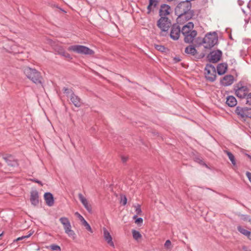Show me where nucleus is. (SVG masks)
<instances>
[{
	"mask_svg": "<svg viewBox=\"0 0 251 251\" xmlns=\"http://www.w3.org/2000/svg\"><path fill=\"white\" fill-rule=\"evenodd\" d=\"M78 198L86 209L89 212H92V206L88 203V201L85 198L81 193H79L78 195Z\"/></svg>",
	"mask_w": 251,
	"mask_h": 251,
	"instance_id": "obj_20",
	"label": "nucleus"
},
{
	"mask_svg": "<svg viewBox=\"0 0 251 251\" xmlns=\"http://www.w3.org/2000/svg\"><path fill=\"white\" fill-rule=\"evenodd\" d=\"M205 76L206 80L213 82L216 79V70L215 67L211 64H207L204 68Z\"/></svg>",
	"mask_w": 251,
	"mask_h": 251,
	"instance_id": "obj_6",
	"label": "nucleus"
},
{
	"mask_svg": "<svg viewBox=\"0 0 251 251\" xmlns=\"http://www.w3.org/2000/svg\"><path fill=\"white\" fill-rule=\"evenodd\" d=\"M75 215L77 216V217L81 222L82 225L85 226V228L88 231L91 232V233L93 232V231L90 225L88 223V222L85 220V219L81 214H80L78 212H76L75 213Z\"/></svg>",
	"mask_w": 251,
	"mask_h": 251,
	"instance_id": "obj_19",
	"label": "nucleus"
},
{
	"mask_svg": "<svg viewBox=\"0 0 251 251\" xmlns=\"http://www.w3.org/2000/svg\"><path fill=\"white\" fill-rule=\"evenodd\" d=\"M236 114L244 120L246 118L251 119V108L246 107L237 106L235 111Z\"/></svg>",
	"mask_w": 251,
	"mask_h": 251,
	"instance_id": "obj_8",
	"label": "nucleus"
},
{
	"mask_svg": "<svg viewBox=\"0 0 251 251\" xmlns=\"http://www.w3.org/2000/svg\"><path fill=\"white\" fill-rule=\"evenodd\" d=\"M103 236L105 240L107 242V244H109L110 246L114 247V244L112 241V237L108 232V231L106 229L105 227L103 228Z\"/></svg>",
	"mask_w": 251,
	"mask_h": 251,
	"instance_id": "obj_23",
	"label": "nucleus"
},
{
	"mask_svg": "<svg viewBox=\"0 0 251 251\" xmlns=\"http://www.w3.org/2000/svg\"><path fill=\"white\" fill-rule=\"evenodd\" d=\"M143 222V220L142 218H138L136 219L135 222L136 224H142Z\"/></svg>",
	"mask_w": 251,
	"mask_h": 251,
	"instance_id": "obj_43",
	"label": "nucleus"
},
{
	"mask_svg": "<svg viewBox=\"0 0 251 251\" xmlns=\"http://www.w3.org/2000/svg\"><path fill=\"white\" fill-rule=\"evenodd\" d=\"M31 180L32 182H35V183H37L39 184L41 186H43V183L41 181H40V180H38V179H37L36 178L31 179Z\"/></svg>",
	"mask_w": 251,
	"mask_h": 251,
	"instance_id": "obj_42",
	"label": "nucleus"
},
{
	"mask_svg": "<svg viewBox=\"0 0 251 251\" xmlns=\"http://www.w3.org/2000/svg\"><path fill=\"white\" fill-rule=\"evenodd\" d=\"M244 1L242 0H238V3L240 6L244 4Z\"/></svg>",
	"mask_w": 251,
	"mask_h": 251,
	"instance_id": "obj_47",
	"label": "nucleus"
},
{
	"mask_svg": "<svg viewBox=\"0 0 251 251\" xmlns=\"http://www.w3.org/2000/svg\"><path fill=\"white\" fill-rule=\"evenodd\" d=\"M225 152L226 153V154L227 155L229 159L231 161L232 164L233 165H235L236 161L234 155L231 152L228 151H226Z\"/></svg>",
	"mask_w": 251,
	"mask_h": 251,
	"instance_id": "obj_29",
	"label": "nucleus"
},
{
	"mask_svg": "<svg viewBox=\"0 0 251 251\" xmlns=\"http://www.w3.org/2000/svg\"><path fill=\"white\" fill-rule=\"evenodd\" d=\"M194 28V24L189 22L187 24L185 25L181 29H180L181 33L184 35V36L188 34L189 32L192 31Z\"/></svg>",
	"mask_w": 251,
	"mask_h": 251,
	"instance_id": "obj_22",
	"label": "nucleus"
},
{
	"mask_svg": "<svg viewBox=\"0 0 251 251\" xmlns=\"http://www.w3.org/2000/svg\"><path fill=\"white\" fill-rule=\"evenodd\" d=\"M172 25L171 20L167 17H160L157 22V26L161 30L160 35L166 36L168 33V30Z\"/></svg>",
	"mask_w": 251,
	"mask_h": 251,
	"instance_id": "obj_2",
	"label": "nucleus"
},
{
	"mask_svg": "<svg viewBox=\"0 0 251 251\" xmlns=\"http://www.w3.org/2000/svg\"><path fill=\"white\" fill-rule=\"evenodd\" d=\"M185 52L187 54L194 56L197 54V50L194 47L190 45L185 48Z\"/></svg>",
	"mask_w": 251,
	"mask_h": 251,
	"instance_id": "obj_27",
	"label": "nucleus"
},
{
	"mask_svg": "<svg viewBox=\"0 0 251 251\" xmlns=\"http://www.w3.org/2000/svg\"><path fill=\"white\" fill-rule=\"evenodd\" d=\"M33 232H30L28 234L25 236H22L21 237L17 238L16 240H15L14 241H18L20 240H22L26 238H29L32 234Z\"/></svg>",
	"mask_w": 251,
	"mask_h": 251,
	"instance_id": "obj_33",
	"label": "nucleus"
},
{
	"mask_svg": "<svg viewBox=\"0 0 251 251\" xmlns=\"http://www.w3.org/2000/svg\"><path fill=\"white\" fill-rule=\"evenodd\" d=\"M227 65L226 63H221L217 67V73L219 75L225 74L227 71Z\"/></svg>",
	"mask_w": 251,
	"mask_h": 251,
	"instance_id": "obj_25",
	"label": "nucleus"
},
{
	"mask_svg": "<svg viewBox=\"0 0 251 251\" xmlns=\"http://www.w3.org/2000/svg\"><path fill=\"white\" fill-rule=\"evenodd\" d=\"M59 221L63 226L65 233H66L69 237L75 239L76 238V234L75 231L72 229L71 225L68 218L65 217H62L59 219Z\"/></svg>",
	"mask_w": 251,
	"mask_h": 251,
	"instance_id": "obj_5",
	"label": "nucleus"
},
{
	"mask_svg": "<svg viewBox=\"0 0 251 251\" xmlns=\"http://www.w3.org/2000/svg\"><path fill=\"white\" fill-rule=\"evenodd\" d=\"M248 238L251 240V232L250 231V235H248Z\"/></svg>",
	"mask_w": 251,
	"mask_h": 251,
	"instance_id": "obj_52",
	"label": "nucleus"
},
{
	"mask_svg": "<svg viewBox=\"0 0 251 251\" xmlns=\"http://www.w3.org/2000/svg\"><path fill=\"white\" fill-rule=\"evenodd\" d=\"M174 60H175L176 62H178L181 60V59L179 57H175L174 58Z\"/></svg>",
	"mask_w": 251,
	"mask_h": 251,
	"instance_id": "obj_48",
	"label": "nucleus"
},
{
	"mask_svg": "<svg viewBox=\"0 0 251 251\" xmlns=\"http://www.w3.org/2000/svg\"><path fill=\"white\" fill-rule=\"evenodd\" d=\"M62 56L67 58L72 59L71 55L69 53L67 52L65 50H64L63 52Z\"/></svg>",
	"mask_w": 251,
	"mask_h": 251,
	"instance_id": "obj_39",
	"label": "nucleus"
},
{
	"mask_svg": "<svg viewBox=\"0 0 251 251\" xmlns=\"http://www.w3.org/2000/svg\"><path fill=\"white\" fill-rule=\"evenodd\" d=\"M63 91H64V93H66V94H71L72 92H73L72 90H70L66 87H64L63 88Z\"/></svg>",
	"mask_w": 251,
	"mask_h": 251,
	"instance_id": "obj_40",
	"label": "nucleus"
},
{
	"mask_svg": "<svg viewBox=\"0 0 251 251\" xmlns=\"http://www.w3.org/2000/svg\"><path fill=\"white\" fill-rule=\"evenodd\" d=\"M54 50L56 53L61 55H62L65 50L63 47L58 45L54 46Z\"/></svg>",
	"mask_w": 251,
	"mask_h": 251,
	"instance_id": "obj_28",
	"label": "nucleus"
},
{
	"mask_svg": "<svg viewBox=\"0 0 251 251\" xmlns=\"http://www.w3.org/2000/svg\"><path fill=\"white\" fill-rule=\"evenodd\" d=\"M197 35V31L195 30H192L184 36V41L186 43H191L193 42L194 38Z\"/></svg>",
	"mask_w": 251,
	"mask_h": 251,
	"instance_id": "obj_18",
	"label": "nucleus"
},
{
	"mask_svg": "<svg viewBox=\"0 0 251 251\" xmlns=\"http://www.w3.org/2000/svg\"><path fill=\"white\" fill-rule=\"evenodd\" d=\"M2 233L0 234V237L2 235Z\"/></svg>",
	"mask_w": 251,
	"mask_h": 251,
	"instance_id": "obj_57",
	"label": "nucleus"
},
{
	"mask_svg": "<svg viewBox=\"0 0 251 251\" xmlns=\"http://www.w3.org/2000/svg\"><path fill=\"white\" fill-rule=\"evenodd\" d=\"M50 248L53 251H61L60 247L55 244H52L50 246Z\"/></svg>",
	"mask_w": 251,
	"mask_h": 251,
	"instance_id": "obj_36",
	"label": "nucleus"
},
{
	"mask_svg": "<svg viewBox=\"0 0 251 251\" xmlns=\"http://www.w3.org/2000/svg\"><path fill=\"white\" fill-rule=\"evenodd\" d=\"M122 161H123V162H126V160H127V158H126V157H123L122 158Z\"/></svg>",
	"mask_w": 251,
	"mask_h": 251,
	"instance_id": "obj_51",
	"label": "nucleus"
},
{
	"mask_svg": "<svg viewBox=\"0 0 251 251\" xmlns=\"http://www.w3.org/2000/svg\"><path fill=\"white\" fill-rule=\"evenodd\" d=\"M170 36L174 40H177L181 33L180 27L177 24L172 25Z\"/></svg>",
	"mask_w": 251,
	"mask_h": 251,
	"instance_id": "obj_11",
	"label": "nucleus"
},
{
	"mask_svg": "<svg viewBox=\"0 0 251 251\" xmlns=\"http://www.w3.org/2000/svg\"><path fill=\"white\" fill-rule=\"evenodd\" d=\"M249 222L250 223V224H251V219H250V220H249Z\"/></svg>",
	"mask_w": 251,
	"mask_h": 251,
	"instance_id": "obj_56",
	"label": "nucleus"
},
{
	"mask_svg": "<svg viewBox=\"0 0 251 251\" xmlns=\"http://www.w3.org/2000/svg\"><path fill=\"white\" fill-rule=\"evenodd\" d=\"M68 50L72 51L77 53L85 55H93L94 51L90 48L82 45H73L70 46Z\"/></svg>",
	"mask_w": 251,
	"mask_h": 251,
	"instance_id": "obj_4",
	"label": "nucleus"
},
{
	"mask_svg": "<svg viewBox=\"0 0 251 251\" xmlns=\"http://www.w3.org/2000/svg\"><path fill=\"white\" fill-rule=\"evenodd\" d=\"M3 158L9 166L17 167L19 165L18 160L11 155H6L3 156Z\"/></svg>",
	"mask_w": 251,
	"mask_h": 251,
	"instance_id": "obj_13",
	"label": "nucleus"
},
{
	"mask_svg": "<svg viewBox=\"0 0 251 251\" xmlns=\"http://www.w3.org/2000/svg\"><path fill=\"white\" fill-rule=\"evenodd\" d=\"M132 235H133V238L136 240L141 238L142 237V235L140 234V233L136 230H134V229L132 230Z\"/></svg>",
	"mask_w": 251,
	"mask_h": 251,
	"instance_id": "obj_32",
	"label": "nucleus"
},
{
	"mask_svg": "<svg viewBox=\"0 0 251 251\" xmlns=\"http://www.w3.org/2000/svg\"><path fill=\"white\" fill-rule=\"evenodd\" d=\"M247 177L248 178L249 181L251 182V173L247 172L246 173Z\"/></svg>",
	"mask_w": 251,
	"mask_h": 251,
	"instance_id": "obj_45",
	"label": "nucleus"
},
{
	"mask_svg": "<svg viewBox=\"0 0 251 251\" xmlns=\"http://www.w3.org/2000/svg\"><path fill=\"white\" fill-rule=\"evenodd\" d=\"M155 49L156 50L160 51L162 52H166V51L168 50V49L167 48L165 47L164 46L160 45H155Z\"/></svg>",
	"mask_w": 251,
	"mask_h": 251,
	"instance_id": "obj_31",
	"label": "nucleus"
},
{
	"mask_svg": "<svg viewBox=\"0 0 251 251\" xmlns=\"http://www.w3.org/2000/svg\"><path fill=\"white\" fill-rule=\"evenodd\" d=\"M30 201L31 204L34 206H37L39 204V194L37 190L31 191Z\"/></svg>",
	"mask_w": 251,
	"mask_h": 251,
	"instance_id": "obj_15",
	"label": "nucleus"
},
{
	"mask_svg": "<svg viewBox=\"0 0 251 251\" xmlns=\"http://www.w3.org/2000/svg\"><path fill=\"white\" fill-rule=\"evenodd\" d=\"M121 202L122 203L123 205H125L126 204L127 199L125 196H124L123 197H122Z\"/></svg>",
	"mask_w": 251,
	"mask_h": 251,
	"instance_id": "obj_41",
	"label": "nucleus"
},
{
	"mask_svg": "<svg viewBox=\"0 0 251 251\" xmlns=\"http://www.w3.org/2000/svg\"><path fill=\"white\" fill-rule=\"evenodd\" d=\"M246 103L251 106V93H249L246 96Z\"/></svg>",
	"mask_w": 251,
	"mask_h": 251,
	"instance_id": "obj_35",
	"label": "nucleus"
},
{
	"mask_svg": "<svg viewBox=\"0 0 251 251\" xmlns=\"http://www.w3.org/2000/svg\"><path fill=\"white\" fill-rule=\"evenodd\" d=\"M70 100L72 103L76 107H79L82 104L80 98L76 95L74 92H72L70 96Z\"/></svg>",
	"mask_w": 251,
	"mask_h": 251,
	"instance_id": "obj_14",
	"label": "nucleus"
},
{
	"mask_svg": "<svg viewBox=\"0 0 251 251\" xmlns=\"http://www.w3.org/2000/svg\"><path fill=\"white\" fill-rule=\"evenodd\" d=\"M247 156H248V157L251 159V155H250L249 154H247Z\"/></svg>",
	"mask_w": 251,
	"mask_h": 251,
	"instance_id": "obj_54",
	"label": "nucleus"
},
{
	"mask_svg": "<svg viewBox=\"0 0 251 251\" xmlns=\"http://www.w3.org/2000/svg\"><path fill=\"white\" fill-rule=\"evenodd\" d=\"M242 249L244 251H248V247L247 246H243L242 247Z\"/></svg>",
	"mask_w": 251,
	"mask_h": 251,
	"instance_id": "obj_49",
	"label": "nucleus"
},
{
	"mask_svg": "<svg viewBox=\"0 0 251 251\" xmlns=\"http://www.w3.org/2000/svg\"><path fill=\"white\" fill-rule=\"evenodd\" d=\"M196 161L201 165L205 166L206 167H208L207 165L200 158H196Z\"/></svg>",
	"mask_w": 251,
	"mask_h": 251,
	"instance_id": "obj_38",
	"label": "nucleus"
},
{
	"mask_svg": "<svg viewBox=\"0 0 251 251\" xmlns=\"http://www.w3.org/2000/svg\"><path fill=\"white\" fill-rule=\"evenodd\" d=\"M242 12H243L244 14H246V12H245V11L244 10V9H242Z\"/></svg>",
	"mask_w": 251,
	"mask_h": 251,
	"instance_id": "obj_55",
	"label": "nucleus"
},
{
	"mask_svg": "<svg viewBox=\"0 0 251 251\" xmlns=\"http://www.w3.org/2000/svg\"><path fill=\"white\" fill-rule=\"evenodd\" d=\"M226 103L229 107H234L237 104L236 99L232 96H228L226 98Z\"/></svg>",
	"mask_w": 251,
	"mask_h": 251,
	"instance_id": "obj_26",
	"label": "nucleus"
},
{
	"mask_svg": "<svg viewBox=\"0 0 251 251\" xmlns=\"http://www.w3.org/2000/svg\"><path fill=\"white\" fill-rule=\"evenodd\" d=\"M171 242L170 241V240H167L165 244H164V247L166 248V249H171Z\"/></svg>",
	"mask_w": 251,
	"mask_h": 251,
	"instance_id": "obj_37",
	"label": "nucleus"
},
{
	"mask_svg": "<svg viewBox=\"0 0 251 251\" xmlns=\"http://www.w3.org/2000/svg\"><path fill=\"white\" fill-rule=\"evenodd\" d=\"M24 74L36 84H42V77L39 72L35 69L25 67L24 70Z\"/></svg>",
	"mask_w": 251,
	"mask_h": 251,
	"instance_id": "obj_1",
	"label": "nucleus"
},
{
	"mask_svg": "<svg viewBox=\"0 0 251 251\" xmlns=\"http://www.w3.org/2000/svg\"><path fill=\"white\" fill-rule=\"evenodd\" d=\"M44 198L46 204L49 206H52L54 203V200L53 195L50 192H46L44 195Z\"/></svg>",
	"mask_w": 251,
	"mask_h": 251,
	"instance_id": "obj_17",
	"label": "nucleus"
},
{
	"mask_svg": "<svg viewBox=\"0 0 251 251\" xmlns=\"http://www.w3.org/2000/svg\"><path fill=\"white\" fill-rule=\"evenodd\" d=\"M192 4L190 2L185 0L180 2L175 8V14L177 16L181 15L182 14L190 10Z\"/></svg>",
	"mask_w": 251,
	"mask_h": 251,
	"instance_id": "obj_7",
	"label": "nucleus"
},
{
	"mask_svg": "<svg viewBox=\"0 0 251 251\" xmlns=\"http://www.w3.org/2000/svg\"><path fill=\"white\" fill-rule=\"evenodd\" d=\"M241 218L244 221H247L248 220V216L247 215H241Z\"/></svg>",
	"mask_w": 251,
	"mask_h": 251,
	"instance_id": "obj_44",
	"label": "nucleus"
},
{
	"mask_svg": "<svg viewBox=\"0 0 251 251\" xmlns=\"http://www.w3.org/2000/svg\"><path fill=\"white\" fill-rule=\"evenodd\" d=\"M222 55V52L219 50L211 51L207 55V59L210 62L216 63L220 60Z\"/></svg>",
	"mask_w": 251,
	"mask_h": 251,
	"instance_id": "obj_10",
	"label": "nucleus"
},
{
	"mask_svg": "<svg viewBox=\"0 0 251 251\" xmlns=\"http://www.w3.org/2000/svg\"><path fill=\"white\" fill-rule=\"evenodd\" d=\"M237 230L241 233L246 236H248V235H250V231L244 229L240 226H237Z\"/></svg>",
	"mask_w": 251,
	"mask_h": 251,
	"instance_id": "obj_30",
	"label": "nucleus"
},
{
	"mask_svg": "<svg viewBox=\"0 0 251 251\" xmlns=\"http://www.w3.org/2000/svg\"><path fill=\"white\" fill-rule=\"evenodd\" d=\"M218 35L216 32H209L206 34L202 39V43L205 45L204 48L210 49L217 44Z\"/></svg>",
	"mask_w": 251,
	"mask_h": 251,
	"instance_id": "obj_3",
	"label": "nucleus"
},
{
	"mask_svg": "<svg viewBox=\"0 0 251 251\" xmlns=\"http://www.w3.org/2000/svg\"><path fill=\"white\" fill-rule=\"evenodd\" d=\"M52 7L57 8L59 9L61 11H62V12L66 13V11L64 10H63V9L60 8L58 6V5H57V4H52Z\"/></svg>",
	"mask_w": 251,
	"mask_h": 251,
	"instance_id": "obj_46",
	"label": "nucleus"
},
{
	"mask_svg": "<svg viewBox=\"0 0 251 251\" xmlns=\"http://www.w3.org/2000/svg\"><path fill=\"white\" fill-rule=\"evenodd\" d=\"M251 0H250L249 2L248 3V5H247V7L250 9L251 8Z\"/></svg>",
	"mask_w": 251,
	"mask_h": 251,
	"instance_id": "obj_50",
	"label": "nucleus"
},
{
	"mask_svg": "<svg viewBox=\"0 0 251 251\" xmlns=\"http://www.w3.org/2000/svg\"><path fill=\"white\" fill-rule=\"evenodd\" d=\"M161 0H149V4L147 6L148 14H150L153 9L156 8Z\"/></svg>",
	"mask_w": 251,
	"mask_h": 251,
	"instance_id": "obj_21",
	"label": "nucleus"
},
{
	"mask_svg": "<svg viewBox=\"0 0 251 251\" xmlns=\"http://www.w3.org/2000/svg\"><path fill=\"white\" fill-rule=\"evenodd\" d=\"M135 208V212L137 215H140L142 213V210L141 208V205L140 204H137L136 206H134Z\"/></svg>",
	"mask_w": 251,
	"mask_h": 251,
	"instance_id": "obj_34",
	"label": "nucleus"
},
{
	"mask_svg": "<svg viewBox=\"0 0 251 251\" xmlns=\"http://www.w3.org/2000/svg\"><path fill=\"white\" fill-rule=\"evenodd\" d=\"M194 15V12L193 10H189V11L182 14L181 15L178 16V19L180 20H184L185 21H188L192 18Z\"/></svg>",
	"mask_w": 251,
	"mask_h": 251,
	"instance_id": "obj_24",
	"label": "nucleus"
},
{
	"mask_svg": "<svg viewBox=\"0 0 251 251\" xmlns=\"http://www.w3.org/2000/svg\"><path fill=\"white\" fill-rule=\"evenodd\" d=\"M137 215H137V214H136V215H134V216H133V219H134L135 220H136V219L137 218H138V217H137Z\"/></svg>",
	"mask_w": 251,
	"mask_h": 251,
	"instance_id": "obj_53",
	"label": "nucleus"
},
{
	"mask_svg": "<svg viewBox=\"0 0 251 251\" xmlns=\"http://www.w3.org/2000/svg\"><path fill=\"white\" fill-rule=\"evenodd\" d=\"M171 7L166 4H163L160 6L159 13L160 17H166L170 14Z\"/></svg>",
	"mask_w": 251,
	"mask_h": 251,
	"instance_id": "obj_16",
	"label": "nucleus"
},
{
	"mask_svg": "<svg viewBox=\"0 0 251 251\" xmlns=\"http://www.w3.org/2000/svg\"><path fill=\"white\" fill-rule=\"evenodd\" d=\"M234 89L236 95L240 98H245L249 92V88L246 86H242L241 82L234 86Z\"/></svg>",
	"mask_w": 251,
	"mask_h": 251,
	"instance_id": "obj_9",
	"label": "nucleus"
},
{
	"mask_svg": "<svg viewBox=\"0 0 251 251\" xmlns=\"http://www.w3.org/2000/svg\"><path fill=\"white\" fill-rule=\"evenodd\" d=\"M234 78L232 75H227L223 77L220 80L221 84L224 86L231 85L234 82Z\"/></svg>",
	"mask_w": 251,
	"mask_h": 251,
	"instance_id": "obj_12",
	"label": "nucleus"
}]
</instances>
